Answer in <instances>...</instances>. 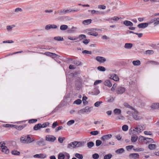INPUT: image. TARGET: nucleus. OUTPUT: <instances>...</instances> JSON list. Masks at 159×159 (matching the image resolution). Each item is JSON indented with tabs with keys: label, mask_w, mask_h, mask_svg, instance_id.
<instances>
[{
	"label": "nucleus",
	"mask_w": 159,
	"mask_h": 159,
	"mask_svg": "<svg viewBox=\"0 0 159 159\" xmlns=\"http://www.w3.org/2000/svg\"><path fill=\"white\" fill-rule=\"evenodd\" d=\"M133 111H128L127 112V113L131 116H132L133 118L136 120H138L143 119V117L139 114V113L134 108Z\"/></svg>",
	"instance_id": "f257e3e1"
},
{
	"label": "nucleus",
	"mask_w": 159,
	"mask_h": 159,
	"mask_svg": "<svg viewBox=\"0 0 159 159\" xmlns=\"http://www.w3.org/2000/svg\"><path fill=\"white\" fill-rule=\"evenodd\" d=\"M34 141L33 139H32L29 135H27V136L23 135L20 138V142L24 143H30Z\"/></svg>",
	"instance_id": "f03ea898"
},
{
	"label": "nucleus",
	"mask_w": 159,
	"mask_h": 159,
	"mask_svg": "<svg viewBox=\"0 0 159 159\" xmlns=\"http://www.w3.org/2000/svg\"><path fill=\"white\" fill-rule=\"evenodd\" d=\"M82 145V144L81 142L74 141L69 144L67 146V148L72 149V148H79L81 147Z\"/></svg>",
	"instance_id": "7ed1b4c3"
},
{
	"label": "nucleus",
	"mask_w": 159,
	"mask_h": 159,
	"mask_svg": "<svg viewBox=\"0 0 159 159\" xmlns=\"http://www.w3.org/2000/svg\"><path fill=\"white\" fill-rule=\"evenodd\" d=\"M79 11V9L72 10L71 9L65 10L64 9L60 10L58 11V13L60 15L65 14L66 13L70 12H76Z\"/></svg>",
	"instance_id": "20e7f679"
},
{
	"label": "nucleus",
	"mask_w": 159,
	"mask_h": 159,
	"mask_svg": "<svg viewBox=\"0 0 159 159\" xmlns=\"http://www.w3.org/2000/svg\"><path fill=\"white\" fill-rule=\"evenodd\" d=\"M86 36L84 34H80L79 36V37H71L69 36L68 37V39L71 40H75L77 39L78 38L80 39V40H81L84 39L86 38Z\"/></svg>",
	"instance_id": "39448f33"
},
{
	"label": "nucleus",
	"mask_w": 159,
	"mask_h": 159,
	"mask_svg": "<svg viewBox=\"0 0 159 159\" xmlns=\"http://www.w3.org/2000/svg\"><path fill=\"white\" fill-rule=\"evenodd\" d=\"M125 87L119 86L117 88L116 92L118 94H122L125 92Z\"/></svg>",
	"instance_id": "423d86ee"
},
{
	"label": "nucleus",
	"mask_w": 159,
	"mask_h": 159,
	"mask_svg": "<svg viewBox=\"0 0 159 159\" xmlns=\"http://www.w3.org/2000/svg\"><path fill=\"white\" fill-rule=\"evenodd\" d=\"M56 139V138L53 136L47 135L46 137V140L49 142H54Z\"/></svg>",
	"instance_id": "0eeeda50"
},
{
	"label": "nucleus",
	"mask_w": 159,
	"mask_h": 159,
	"mask_svg": "<svg viewBox=\"0 0 159 159\" xmlns=\"http://www.w3.org/2000/svg\"><path fill=\"white\" fill-rule=\"evenodd\" d=\"M112 137V135L111 134H108L107 135H105L102 136L101 138V139L104 141L106 140H108L111 139Z\"/></svg>",
	"instance_id": "6e6552de"
},
{
	"label": "nucleus",
	"mask_w": 159,
	"mask_h": 159,
	"mask_svg": "<svg viewBox=\"0 0 159 159\" xmlns=\"http://www.w3.org/2000/svg\"><path fill=\"white\" fill-rule=\"evenodd\" d=\"M57 26L54 24H49L46 25L45 27V29L47 30H48L51 29H57Z\"/></svg>",
	"instance_id": "1a4fd4ad"
},
{
	"label": "nucleus",
	"mask_w": 159,
	"mask_h": 159,
	"mask_svg": "<svg viewBox=\"0 0 159 159\" xmlns=\"http://www.w3.org/2000/svg\"><path fill=\"white\" fill-rule=\"evenodd\" d=\"M143 130V127L141 125H138L134 129H133L134 131H135L138 134L141 133Z\"/></svg>",
	"instance_id": "9d476101"
},
{
	"label": "nucleus",
	"mask_w": 159,
	"mask_h": 159,
	"mask_svg": "<svg viewBox=\"0 0 159 159\" xmlns=\"http://www.w3.org/2000/svg\"><path fill=\"white\" fill-rule=\"evenodd\" d=\"M129 157L130 159H136L139 157V155L137 153H132L129 155Z\"/></svg>",
	"instance_id": "9b49d317"
},
{
	"label": "nucleus",
	"mask_w": 159,
	"mask_h": 159,
	"mask_svg": "<svg viewBox=\"0 0 159 159\" xmlns=\"http://www.w3.org/2000/svg\"><path fill=\"white\" fill-rule=\"evenodd\" d=\"M148 23H142L138 25V27L139 28H145L148 26Z\"/></svg>",
	"instance_id": "f8f14e48"
},
{
	"label": "nucleus",
	"mask_w": 159,
	"mask_h": 159,
	"mask_svg": "<svg viewBox=\"0 0 159 159\" xmlns=\"http://www.w3.org/2000/svg\"><path fill=\"white\" fill-rule=\"evenodd\" d=\"M46 155L45 154H36L34 156L35 158H44L46 157Z\"/></svg>",
	"instance_id": "ddd939ff"
},
{
	"label": "nucleus",
	"mask_w": 159,
	"mask_h": 159,
	"mask_svg": "<svg viewBox=\"0 0 159 159\" xmlns=\"http://www.w3.org/2000/svg\"><path fill=\"white\" fill-rule=\"evenodd\" d=\"M44 54L46 56L52 57V58H56L57 56L55 53L49 52H46Z\"/></svg>",
	"instance_id": "4468645a"
},
{
	"label": "nucleus",
	"mask_w": 159,
	"mask_h": 159,
	"mask_svg": "<svg viewBox=\"0 0 159 159\" xmlns=\"http://www.w3.org/2000/svg\"><path fill=\"white\" fill-rule=\"evenodd\" d=\"M96 59L98 61L101 62H104L106 61L105 58L100 56L97 57Z\"/></svg>",
	"instance_id": "2eb2a0df"
},
{
	"label": "nucleus",
	"mask_w": 159,
	"mask_h": 159,
	"mask_svg": "<svg viewBox=\"0 0 159 159\" xmlns=\"http://www.w3.org/2000/svg\"><path fill=\"white\" fill-rule=\"evenodd\" d=\"M1 150L2 152L7 154H8L9 152V149L5 146L2 148H1Z\"/></svg>",
	"instance_id": "dca6fc26"
},
{
	"label": "nucleus",
	"mask_w": 159,
	"mask_h": 159,
	"mask_svg": "<svg viewBox=\"0 0 159 159\" xmlns=\"http://www.w3.org/2000/svg\"><path fill=\"white\" fill-rule=\"evenodd\" d=\"M110 78L116 81H118L119 80L118 76L116 74H113L112 75Z\"/></svg>",
	"instance_id": "f3484780"
},
{
	"label": "nucleus",
	"mask_w": 159,
	"mask_h": 159,
	"mask_svg": "<svg viewBox=\"0 0 159 159\" xmlns=\"http://www.w3.org/2000/svg\"><path fill=\"white\" fill-rule=\"evenodd\" d=\"M151 108L152 109H159V103H154L152 104Z\"/></svg>",
	"instance_id": "a211bd4d"
},
{
	"label": "nucleus",
	"mask_w": 159,
	"mask_h": 159,
	"mask_svg": "<svg viewBox=\"0 0 159 159\" xmlns=\"http://www.w3.org/2000/svg\"><path fill=\"white\" fill-rule=\"evenodd\" d=\"M104 84L105 85L109 87H111L112 85V84L110 81L108 80H105L104 82Z\"/></svg>",
	"instance_id": "6ab92c4d"
},
{
	"label": "nucleus",
	"mask_w": 159,
	"mask_h": 159,
	"mask_svg": "<svg viewBox=\"0 0 159 159\" xmlns=\"http://www.w3.org/2000/svg\"><path fill=\"white\" fill-rule=\"evenodd\" d=\"M123 24L126 26H132L133 25V23L131 21L125 20L123 21Z\"/></svg>",
	"instance_id": "aec40b11"
},
{
	"label": "nucleus",
	"mask_w": 159,
	"mask_h": 159,
	"mask_svg": "<svg viewBox=\"0 0 159 159\" xmlns=\"http://www.w3.org/2000/svg\"><path fill=\"white\" fill-rule=\"evenodd\" d=\"M114 114L116 115H120L121 113V111L120 109L118 108H116L113 110Z\"/></svg>",
	"instance_id": "412c9836"
},
{
	"label": "nucleus",
	"mask_w": 159,
	"mask_h": 159,
	"mask_svg": "<svg viewBox=\"0 0 159 159\" xmlns=\"http://www.w3.org/2000/svg\"><path fill=\"white\" fill-rule=\"evenodd\" d=\"M138 139V137L137 135H133L131 137V140L132 143H134L137 141Z\"/></svg>",
	"instance_id": "4be33fe9"
},
{
	"label": "nucleus",
	"mask_w": 159,
	"mask_h": 159,
	"mask_svg": "<svg viewBox=\"0 0 159 159\" xmlns=\"http://www.w3.org/2000/svg\"><path fill=\"white\" fill-rule=\"evenodd\" d=\"M41 128V124H38L36 125L34 127V129L35 130H37Z\"/></svg>",
	"instance_id": "5701e85b"
},
{
	"label": "nucleus",
	"mask_w": 159,
	"mask_h": 159,
	"mask_svg": "<svg viewBox=\"0 0 159 159\" xmlns=\"http://www.w3.org/2000/svg\"><path fill=\"white\" fill-rule=\"evenodd\" d=\"M146 143H154V141L152 139L150 138H146V139H145V142Z\"/></svg>",
	"instance_id": "b1692460"
},
{
	"label": "nucleus",
	"mask_w": 159,
	"mask_h": 159,
	"mask_svg": "<svg viewBox=\"0 0 159 159\" xmlns=\"http://www.w3.org/2000/svg\"><path fill=\"white\" fill-rule=\"evenodd\" d=\"M133 46V44L131 43H126L125 44V48L127 49H130Z\"/></svg>",
	"instance_id": "393cba45"
},
{
	"label": "nucleus",
	"mask_w": 159,
	"mask_h": 159,
	"mask_svg": "<svg viewBox=\"0 0 159 159\" xmlns=\"http://www.w3.org/2000/svg\"><path fill=\"white\" fill-rule=\"evenodd\" d=\"M132 63L135 66H139L141 64L140 61L139 60L134 61H133Z\"/></svg>",
	"instance_id": "a878e982"
},
{
	"label": "nucleus",
	"mask_w": 159,
	"mask_h": 159,
	"mask_svg": "<svg viewBox=\"0 0 159 159\" xmlns=\"http://www.w3.org/2000/svg\"><path fill=\"white\" fill-rule=\"evenodd\" d=\"M92 20L91 19H88L84 20L83 22V24L85 25H87L91 23Z\"/></svg>",
	"instance_id": "bb28decb"
},
{
	"label": "nucleus",
	"mask_w": 159,
	"mask_h": 159,
	"mask_svg": "<svg viewBox=\"0 0 159 159\" xmlns=\"http://www.w3.org/2000/svg\"><path fill=\"white\" fill-rule=\"evenodd\" d=\"M84 109V110L85 113H87L88 112H90L91 111L92 108L91 107H86Z\"/></svg>",
	"instance_id": "cd10ccee"
},
{
	"label": "nucleus",
	"mask_w": 159,
	"mask_h": 159,
	"mask_svg": "<svg viewBox=\"0 0 159 159\" xmlns=\"http://www.w3.org/2000/svg\"><path fill=\"white\" fill-rule=\"evenodd\" d=\"M124 105L125 107H126L130 108L132 110H134V108L132 106H130L128 103L127 102H125L124 104Z\"/></svg>",
	"instance_id": "c85d7f7f"
},
{
	"label": "nucleus",
	"mask_w": 159,
	"mask_h": 159,
	"mask_svg": "<svg viewBox=\"0 0 159 159\" xmlns=\"http://www.w3.org/2000/svg\"><path fill=\"white\" fill-rule=\"evenodd\" d=\"M156 145L155 144H150L148 145V148L150 150H152L155 149Z\"/></svg>",
	"instance_id": "c756f323"
},
{
	"label": "nucleus",
	"mask_w": 159,
	"mask_h": 159,
	"mask_svg": "<svg viewBox=\"0 0 159 159\" xmlns=\"http://www.w3.org/2000/svg\"><path fill=\"white\" fill-rule=\"evenodd\" d=\"M124 151V148H120L116 150V152L117 154H121L123 153Z\"/></svg>",
	"instance_id": "7c9ffc66"
},
{
	"label": "nucleus",
	"mask_w": 159,
	"mask_h": 159,
	"mask_svg": "<svg viewBox=\"0 0 159 159\" xmlns=\"http://www.w3.org/2000/svg\"><path fill=\"white\" fill-rule=\"evenodd\" d=\"M54 40L58 41H62L64 40L63 38L60 36H57L54 37Z\"/></svg>",
	"instance_id": "2f4dec72"
},
{
	"label": "nucleus",
	"mask_w": 159,
	"mask_h": 159,
	"mask_svg": "<svg viewBox=\"0 0 159 159\" xmlns=\"http://www.w3.org/2000/svg\"><path fill=\"white\" fill-rule=\"evenodd\" d=\"M68 27L66 25H62L60 26V29L62 30H65L68 29Z\"/></svg>",
	"instance_id": "473e14b6"
},
{
	"label": "nucleus",
	"mask_w": 159,
	"mask_h": 159,
	"mask_svg": "<svg viewBox=\"0 0 159 159\" xmlns=\"http://www.w3.org/2000/svg\"><path fill=\"white\" fill-rule=\"evenodd\" d=\"M89 11H91L92 14H99L100 13L98 11L94 10H89Z\"/></svg>",
	"instance_id": "72a5a7b5"
},
{
	"label": "nucleus",
	"mask_w": 159,
	"mask_h": 159,
	"mask_svg": "<svg viewBox=\"0 0 159 159\" xmlns=\"http://www.w3.org/2000/svg\"><path fill=\"white\" fill-rule=\"evenodd\" d=\"M87 145L89 148H91L94 145V143L92 142H89L87 143Z\"/></svg>",
	"instance_id": "f704fd0d"
},
{
	"label": "nucleus",
	"mask_w": 159,
	"mask_h": 159,
	"mask_svg": "<svg viewBox=\"0 0 159 159\" xmlns=\"http://www.w3.org/2000/svg\"><path fill=\"white\" fill-rule=\"evenodd\" d=\"M112 157L111 154L109 153L105 155L104 157V159H110Z\"/></svg>",
	"instance_id": "c9c22d12"
},
{
	"label": "nucleus",
	"mask_w": 159,
	"mask_h": 159,
	"mask_svg": "<svg viewBox=\"0 0 159 159\" xmlns=\"http://www.w3.org/2000/svg\"><path fill=\"white\" fill-rule=\"evenodd\" d=\"M75 156L76 157L79 159H82L83 158V155L82 154L78 153H76L75 155Z\"/></svg>",
	"instance_id": "e433bc0d"
},
{
	"label": "nucleus",
	"mask_w": 159,
	"mask_h": 159,
	"mask_svg": "<svg viewBox=\"0 0 159 159\" xmlns=\"http://www.w3.org/2000/svg\"><path fill=\"white\" fill-rule=\"evenodd\" d=\"M15 25H8L7 26V29L8 31H11L12 30L13 28L15 27Z\"/></svg>",
	"instance_id": "4c0bfd02"
},
{
	"label": "nucleus",
	"mask_w": 159,
	"mask_h": 159,
	"mask_svg": "<svg viewBox=\"0 0 159 159\" xmlns=\"http://www.w3.org/2000/svg\"><path fill=\"white\" fill-rule=\"evenodd\" d=\"M65 158V155L62 153H60L58 156V159H64Z\"/></svg>",
	"instance_id": "58836bf2"
},
{
	"label": "nucleus",
	"mask_w": 159,
	"mask_h": 159,
	"mask_svg": "<svg viewBox=\"0 0 159 159\" xmlns=\"http://www.w3.org/2000/svg\"><path fill=\"white\" fill-rule=\"evenodd\" d=\"M97 68L99 70L101 71H104L106 70L105 68L102 66H99Z\"/></svg>",
	"instance_id": "ea45409f"
},
{
	"label": "nucleus",
	"mask_w": 159,
	"mask_h": 159,
	"mask_svg": "<svg viewBox=\"0 0 159 159\" xmlns=\"http://www.w3.org/2000/svg\"><path fill=\"white\" fill-rule=\"evenodd\" d=\"M11 153L13 155H19L20 154V152H19L15 150L12 151Z\"/></svg>",
	"instance_id": "a19ab883"
},
{
	"label": "nucleus",
	"mask_w": 159,
	"mask_h": 159,
	"mask_svg": "<svg viewBox=\"0 0 159 159\" xmlns=\"http://www.w3.org/2000/svg\"><path fill=\"white\" fill-rule=\"evenodd\" d=\"M93 93L94 95H97L100 93V91L98 89H96Z\"/></svg>",
	"instance_id": "79ce46f5"
},
{
	"label": "nucleus",
	"mask_w": 159,
	"mask_h": 159,
	"mask_svg": "<svg viewBox=\"0 0 159 159\" xmlns=\"http://www.w3.org/2000/svg\"><path fill=\"white\" fill-rule=\"evenodd\" d=\"M157 18H154L151 19L148 23L149 24H151V23H155V22L156 21Z\"/></svg>",
	"instance_id": "37998d69"
},
{
	"label": "nucleus",
	"mask_w": 159,
	"mask_h": 159,
	"mask_svg": "<svg viewBox=\"0 0 159 159\" xmlns=\"http://www.w3.org/2000/svg\"><path fill=\"white\" fill-rule=\"evenodd\" d=\"M122 129L124 131H126L128 129V127L127 125H124L122 127Z\"/></svg>",
	"instance_id": "c03bdc74"
},
{
	"label": "nucleus",
	"mask_w": 159,
	"mask_h": 159,
	"mask_svg": "<svg viewBox=\"0 0 159 159\" xmlns=\"http://www.w3.org/2000/svg\"><path fill=\"white\" fill-rule=\"evenodd\" d=\"M102 103V101H97L94 103V106L96 107H98Z\"/></svg>",
	"instance_id": "a18cd8bd"
},
{
	"label": "nucleus",
	"mask_w": 159,
	"mask_h": 159,
	"mask_svg": "<svg viewBox=\"0 0 159 159\" xmlns=\"http://www.w3.org/2000/svg\"><path fill=\"white\" fill-rule=\"evenodd\" d=\"M82 102V101L80 99H78L74 102V104H76L79 105L81 104Z\"/></svg>",
	"instance_id": "49530a36"
},
{
	"label": "nucleus",
	"mask_w": 159,
	"mask_h": 159,
	"mask_svg": "<svg viewBox=\"0 0 159 159\" xmlns=\"http://www.w3.org/2000/svg\"><path fill=\"white\" fill-rule=\"evenodd\" d=\"M88 34L92 35L94 36H97L98 35V33L97 32H88Z\"/></svg>",
	"instance_id": "de8ad7c7"
},
{
	"label": "nucleus",
	"mask_w": 159,
	"mask_h": 159,
	"mask_svg": "<svg viewBox=\"0 0 159 159\" xmlns=\"http://www.w3.org/2000/svg\"><path fill=\"white\" fill-rule=\"evenodd\" d=\"M102 141L100 140H97L96 141V145L98 147L100 146L102 143Z\"/></svg>",
	"instance_id": "09e8293b"
},
{
	"label": "nucleus",
	"mask_w": 159,
	"mask_h": 159,
	"mask_svg": "<svg viewBox=\"0 0 159 159\" xmlns=\"http://www.w3.org/2000/svg\"><path fill=\"white\" fill-rule=\"evenodd\" d=\"M92 157L94 159H98L99 157V155L97 153H95L93 155Z\"/></svg>",
	"instance_id": "8fccbe9b"
},
{
	"label": "nucleus",
	"mask_w": 159,
	"mask_h": 159,
	"mask_svg": "<svg viewBox=\"0 0 159 159\" xmlns=\"http://www.w3.org/2000/svg\"><path fill=\"white\" fill-rule=\"evenodd\" d=\"M99 132L98 131H93L90 132L91 134L92 135H96L98 134Z\"/></svg>",
	"instance_id": "3c124183"
},
{
	"label": "nucleus",
	"mask_w": 159,
	"mask_h": 159,
	"mask_svg": "<svg viewBox=\"0 0 159 159\" xmlns=\"http://www.w3.org/2000/svg\"><path fill=\"white\" fill-rule=\"evenodd\" d=\"M49 125V123L48 122H45L42 125H41V128H45L47 126Z\"/></svg>",
	"instance_id": "603ef678"
},
{
	"label": "nucleus",
	"mask_w": 159,
	"mask_h": 159,
	"mask_svg": "<svg viewBox=\"0 0 159 159\" xmlns=\"http://www.w3.org/2000/svg\"><path fill=\"white\" fill-rule=\"evenodd\" d=\"M78 113L80 114H84L85 113V112L84 110V108L81 109L80 110H79L78 112Z\"/></svg>",
	"instance_id": "864d4df0"
},
{
	"label": "nucleus",
	"mask_w": 159,
	"mask_h": 159,
	"mask_svg": "<svg viewBox=\"0 0 159 159\" xmlns=\"http://www.w3.org/2000/svg\"><path fill=\"white\" fill-rule=\"evenodd\" d=\"M65 139V138L64 137L61 138V137H59L58 138V141L60 143H62L63 142V141Z\"/></svg>",
	"instance_id": "5fc2aeb1"
},
{
	"label": "nucleus",
	"mask_w": 159,
	"mask_h": 159,
	"mask_svg": "<svg viewBox=\"0 0 159 159\" xmlns=\"http://www.w3.org/2000/svg\"><path fill=\"white\" fill-rule=\"evenodd\" d=\"M75 122V121L73 120H71L69 121H68L67 124L68 125H70L73 124Z\"/></svg>",
	"instance_id": "6e6d98bb"
},
{
	"label": "nucleus",
	"mask_w": 159,
	"mask_h": 159,
	"mask_svg": "<svg viewBox=\"0 0 159 159\" xmlns=\"http://www.w3.org/2000/svg\"><path fill=\"white\" fill-rule=\"evenodd\" d=\"M82 53L83 54H92V52L91 51H89L86 50L83 51L82 52Z\"/></svg>",
	"instance_id": "4d7b16f0"
},
{
	"label": "nucleus",
	"mask_w": 159,
	"mask_h": 159,
	"mask_svg": "<svg viewBox=\"0 0 159 159\" xmlns=\"http://www.w3.org/2000/svg\"><path fill=\"white\" fill-rule=\"evenodd\" d=\"M120 18L117 16H114L113 17L111 18V20H113L115 21H117Z\"/></svg>",
	"instance_id": "13d9d810"
},
{
	"label": "nucleus",
	"mask_w": 159,
	"mask_h": 159,
	"mask_svg": "<svg viewBox=\"0 0 159 159\" xmlns=\"http://www.w3.org/2000/svg\"><path fill=\"white\" fill-rule=\"evenodd\" d=\"M37 120V119H31L29 120V123H33L36 122Z\"/></svg>",
	"instance_id": "bf43d9fd"
},
{
	"label": "nucleus",
	"mask_w": 159,
	"mask_h": 159,
	"mask_svg": "<svg viewBox=\"0 0 159 159\" xmlns=\"http://www.w3.org/2000/svg\"><path fill=\"white\" fill-rule=\"evenodd\" d=\"M154 53L152 50H148L146 51V53L148 54H152Z\"/></svg>",
	"instance_id": "052dcab7"
},
{
	"label": "nucleus",
	"mask_w": 159,
	"mask_h": 159,
	"mask_svg": "<svg viewBox=\"0 0 159 159\" xmlns=\"http://www.w3.org/2000/svg\"><path fill=\"white\" fill-rule=\"evenodd\" d=\"M90 40L89 39H85L83 41V43L84 44L87 45L89 42Z\"/></svg>",
	"instance_id": "680f3d73"
},
{
	"label": "nucleus",
	"mask_w": 159,
	"mask_h": 159,
	"mask_svg": "<svg viewBox=\"0 0 159 159\" xmlns=\"http://www.w3.org/2000/svg\"><path fill=\"white\" fill-rule=\"evenodd\" d=\"M74 63L77 66H79L80 65L81 62L79 61L75 60L74 61Z\"/></svg>",
	"instance_id": "e2e57ef3"
},
{
	"label": "nucleus",
	"mask_w": 159,
	"mask_h": 159,
	"mask_svg": "<svg viewBox=\"0 0 159 159\" xmlns=\"http://www.w3.org/2000/svg\"><path fill=\"white\" fill-rule=\"evenodd\" d=\"M134 147V146L133 145H129L127 146L126 147V149L128 151L129 150H131Z\"/></svg>",
	"instance_id": "0e129e2a"
},
{
	"label": "nucleus",
	"mask_w": 159,
	"mask_h": 159,
	"mask_svg": "<svg viewBox=\"0 0 159 159\" xmlns=\"http://www.w3.org/2000/svg\"><path fill=\"white\" fill-rule=\"evenodd\" d=\"M146 138L142 136H140L139 138V140L142 141L143 140L144 142L145 141V139Z\"/></svg>",
	"instance_id": "69168bd1"
},
{
	"label": "nucleus",
	"mask_w": 159,
	"mask_h": 159,
	"mask_svg": "<svg viewBox=\"0 0 159 159\" xmlns=\"http://www.w3.org/2000/svg\"><path fill=\"white\" fill-rule=\"evenodd\" d=\"M57 125H58V123H57V121L53 123V124L52 125V128L54 129L55 127H56L57 126Z\"/></svg>",
	"instance_id": "338daca9"
},
{
	"label": "nucleus",
	"mask_w": 159,
	"mask_h": 159,
	"mask_svg": "<svg viewBox=\"0 0 159 159\" xmlns=\"http://www.w3.org/2000/svg\"><path fill=\"white\" fill-rule=\"evenodd\" d=\"M154 26L159 25V18H157L156 21L154 24Z\"/></svg>",
	"instance_id": "774afa93"
}]
</instances>
